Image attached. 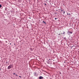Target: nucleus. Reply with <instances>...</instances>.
<instances>
[{
	"label": "nucleus",
	"instance_id": "obj_14",
	"mask_svg": "<svg viewBox=\"0 0 79 79\" xmlns=\"http://www.w3.org/2000/svg\"><path fill=\"white\" fill-rule=\"evenodd\" d=\"M61 74V72H60V74Z\"/></svg>",
	"mask_w": 79,
	"mask_h": 79
},
{
	"label": "nucleus",
	"instance_id": "obj_4",
	"mask_svg": "<svg viewBox=\"0 0 79 79\" xmlns=\"http://www.w3.org/2000/svg\"><path fill=\"white\" fill-rule=\"evenodd\" d=\"M47 63L48 64H51V63L50 62V61L49 60H48L47 61Z\"/></svg>",
	"mask_w": 79,
	"mask_h": 79
},
{
	"label": "nucleus",
	"instance_id": "obj_19",
	"mask_svg": "<svg viewBox=\"0 0 79 79\" xmlns=\"http://www.w3.org/2000/svg\"><path fill=\"white\" fill-rule=\"evenodd\" d=\"M51 59H49V60H50Z\"/></svg>",
	"mask_w": 79,
	"mask_h": 79
},
{
	"label": "nucleus",
	"instance_id": "obj_11",
	"mask_svg": "<svg viewBox=\"0 0 79 79\" xmlns=\"http://www.w3.org/2000/svg\"><path fill=\"white\" fill-rule=\"evenodd\" d=\"M69 32L68 31V32H67V34H69Z\"/></svg>",
	"mask_w": 79,
	"mask_h": 79
},
{
	"label": "nucleus",
	"instance_id": "obj_15",
	"mask_svg": "<svg viewBox=\"0 0 79 79\" xmlns=\"http://www.w3.org/2000/svg\"><path fill=\"white\" fill-rule=\"evenodd\" d=\"M44 5H47V4H46V3H44Z\"/></svg>",
	"mask_w": 79,
	"mask_h": 79
},
{
	"label": "nucleus",
	"instance_id": "obj_28",
	"mask_svg": "<svg viewBox=\"0 0 79 79\" xmlns=\"http://www.w3.org/2000/svg\"><path fill=\"white\" fill-rule=\"evenodd\" d=\"M6 63H7V62H6Z\"/></svg>",
	"mask_w": 79,
	"mask_h": 79
},
{
	"label": "nucleus",
	"instance_id": "obj_2",
	"mask_svg": "<svg viewBox=\"0 0 79 79\" xmlns=\"http://www.w3.org/2000/svg\"><path fill=\"white\" fill-rule=\"evenodd\" d=\"M13 67V65L10 64V65L8 67L7 69H11V68H12Z\"/></svg>",
	"mask_w": 79,
	"mask_h": 79
},
{
	"label": "nucleus",
	"instance_id": "obj_8",
	"mask_svg": "<svg viewBox=\"0 0 79 79\" xmlns=\"http://www.w3.org/2000/svg\"><path fill=\"white\" fill-rule=\"evenodd\" d=\"M43 23H45V24H46V23H45V22L44 21H43Z\"/></svg>",
	"mask_w": 79,
	"mask_h": 79
},
{
	"label": "nucleus",
	"instance_id": "obj_6",
	"mask_svg": "<svg viewBox=\"0 0 79 79\" xmlns=\"http://www.w3.org/2000/svg\"><path fill=\"white\" fill-rule=\"evenodd\" d=\"M40 79H43V77H39Z\"/></svg>",
	"mask_w": 79,
	"mask_h": 79
},
{
	"label": "nucleus",
	"instance_id": "obj_20",
	"mask_svg": "<svg viewBox=\"0 0 79 79\" xmlns=\"http://www.w3.org/2000/svg\"><path fill=\"white\" fill-rule=\"evenodd\" d=\"M1 69L0 68V71L1 70Z\"/></svg>",
	"mask_w": 79,
	"mask_h": 79
},
{
	"label": "nucleus",
	"instance_id": "obj_27",
	"mask_svg": "<svg viewBox=\"0 0 79 79\" xmlns=\"http://www.w3.org/2000/svg\"><path fill=\"white\" fill-rule=\"evenodd\" d=\"M14 45H15V44H14Z\"/></svg>",
	"mask_w": 79,
	"mask_h": 79
},
{
	"label": "nucleus",
	"instance_id": "obj_21",
	"mask_svg": "<svg viewBox=\"0 0 79 79\" xmlns=\"http://www.w3.org/2000/svg\"><path fill=\"white\" fill-rule=\"evenodd\" d=\"M11 43H10V45H11Z\"/></svg>",
	"mask_w": 79,
	"mask_h": 79
},
{
	"label": "nucleus",
	"instance_id": "obj_16",
	"mask_svg": "<svg viewBox=\"0 0 79 79\" xmlns=\"http://www.w3.org/2000/svg\"><path fill=\"white\" fill-rule=\"evenodd\" d=\"M55 20H56V19H57V18H55Z\"/></svg>",
	"mask_w": 79,
	"mask_h": 79
},
{
	"label": "nucleus",
	"instance_id": "obj_23",
	"mask_svg": "<svg viewBox=\"0 0 79 79\" xmlns=\"http://www.w3.org/2000/svg\"><path fill=\"white\" fill-rule=\"evenodd\" d=\"M30 19H31V17H30Z\"/></svg>",
	"mask_w": 79,
	"mask_h": 79
},
{
	"label": "nucleus",
	"instance_id": "obj_1",
	"mask_svg": "<svg viewBox=\"0 0 79 79\" xmlns=\"http://www.w3.org/2000/svg\"><path fill=\"white\" fill-rule=\"evenodd\" d=\"M59 10H60L61 14H63V15H64V14L65 13V11H64V10H63L62 8H60V9Z\"/></svg>",
	"mask_w": 79,
	"mask_h": 79
},
{
	"label": "nucleus",
	"instance_id": "obj_25",
	"mask_svg": "<svg viewBox=\"0 0 79 79\" xmlns=\"http://www.w3.org/2000/svg\"><path fill=\"white\" fill-rule=\"evenodd\" d=\"M69 14V15H70V14Z\"/></svg>",
	"mask_w": 79,
	"mask_h": 79
},
{
	"label": "nucleus",
	"instance_id": "obj_24",
	"mask_svg": "<svg viewBox=\"0 0 79 79\" xmlns=\"http://www.w3.org/2000/svg\"><path fill=\"white\" fill-rule=\"evenodd\" d=\"M72 47H73V46H72Z\"/></svg>",
	"mask_w": 79,
	"mask_h": 79
},
{
	"label": "nucleus",
	"instance_id": "obj_22",
	"mask_svg": "<svg viewBox=\"0 0 79 79\" xmlns=\"http://www.w3.org/2000/svg\"><path fill=\"white\" fill-rule=\"evenodd\" d=\"M71 48H72V47H71Z\"/></svg>",
	"mask_w": 79,
	"mask_h": 79
},
{
	"label": "nucleus",
	"instance_id": "obj_9",
	"mask_svg": "<svg viewBox=\"0 0 79 79\" xmlns=\"http://www.w3.org/2000/svg\"><path fill=\"white\" fill-rule=\"evenodd\" d=\"M30 50H31V51H32L33 50H32V49L31 48H30Z\"/></svg>",
	"mask_w": 79,
	"mask_h": 79
},
{
	"label": "nucleus",
	"instance_id": "obj_5",
	"mask_svg": "<svg viewBox=\"0 0 79 79\" xmlns=\"http://www.w3.org/2000/svg\"><path fill=\"white\" fill-rule=\"evenodd\" d=\"M68 32H69V33H70V34H73V32L72 31H68Z\"/></svg>",
	"mask_w": 79,
	"mask_h": 79
},
{
	"label": "nucleus",
	"instance_id": "obj_26",
	"mask_svg": "<svg viewBox=\"0 0 79 79\" xmlns=\"http://www.w3.org/2000/svg\"><path fill=\"white\" fill-rule=\"evenodd\" d=\"M67 15H68V14H67Z\"/></svg>",
	"mask_w": 79,
	"mask_h": 79
},
{
	"label": "nucleus",
	"instance_id": "obj_13",
	"mask_svg": "<svg viewBox=\"0 0 79 79\" xmlns=\"http://www.w3.org/2000/svg\"><path fill=\"white\" fill-rule=\"evenodd\" d=\"M63 34H64V35H65V34H64V31Z\"/></svg>",
	"mask_w": 79,
	"mask_h": 79
},
{
	"label": "nucleus",
	"instance_id": "obj_3",
	"mask_svg": "<svg viewBox=\"0 0 79 79\" xmlns=\"http://www.w3.org/2000/svg\"><path fill=\"white\" fill-rule=\"evenodd\" d=\"M34 76H35V77H37V74L36 73V72H35V74L34 75Z\"/></svg>",
	"mask_w": 79,
	"mask_h": 79
},
{
	"label": "nucleus",
	"instance_id": "obj_7",
	"mask_svg": "<svg viewBox=\"0 0 79 79\" xmlns=\"http://www.w3.org/2000/svg\"><path fill=\"white\" fill-rule=\"evenodd\" d=\"M63 39H64V40H67L66 38V37L64 38Z\"/></svg>",
	"mask_w": 79,
	"mask_h": 79
},
{
	"label": "nucleus",
	"instance_id": "obj_12",
	"mask_svg": "<svg viewBox=\"0 0 79 79\" xmlns=\"http://www.w3.org/2000/svg\"><path fill=\"white\" fill-rule=\"evenodd\" d=\"M13 74H14V75H15H15L16 74V73H13Z\"/></svg>",
	"mask_w": 79,
	"mask_h": 79
},
{
	"label": "nucleus",
	"instance_id": "obj_18",
	"mask_svg": "<svg viewBox=\"0 0 79 79\" xmlns=\"http://www.w3.org/2000/svg\"><path fill=\"white\" fill-rule=\"evenodd\" d=\"M19 77H21L19 76Z\"/></svg>",
	"mask_w": 79,
	"mask_h": 79
},
{
	"label": "nucleus",
	"instance_id": "obj_10",
	"mask_svg": "<svg viewBox=\"0 0 79 79\" xmlns=\"http://www.w3.org/2000/svg\"><path fill=\"white\" fill-rule=\"evenodd\" d=\"M2 7V5L0 4V8H1Z\"/></svg>",
	"mask_w": 79,
	"mask_h": 79
},
{
	"label": "nucleus",
	"instance_id": "obj_17",
	"mask_svg": "<svg viewBox=\"0 0 79 79\" xmlns=\"http://www.w3.org/2000/svg\"><path fill=\"white\" fill-rule=\"evenodd\" d=\"M15 75H16V76H18V75H16V74H15Z\"/></svg>",
	"mask_w": 79,
	"mask_h": 79
}]
</instances>
